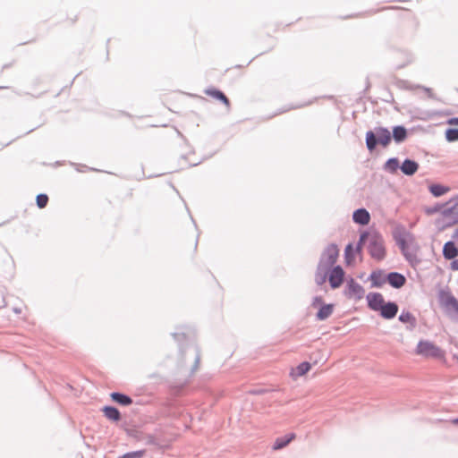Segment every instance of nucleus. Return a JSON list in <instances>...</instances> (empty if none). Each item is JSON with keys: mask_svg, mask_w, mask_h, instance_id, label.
<instances>
[{"mask_svg": "<svg viewBox=\"0 0 458 458\" xmlns=\"http://www.w3.org/2000/svg\"><path fill=\"white\" fill-rule=\"evenodd\" d=\"M439 211L447 226L458 224V197L445 203Z\"/></svg>", "mask_w": 458, "mask_h": 458, "instance_id": "1", "label": "nucleus"}, {"mask_svg": "<svg viewBox=\"0 0 458 458\" xmlns=\"http://www.w3.org/2000/svg\"><path fill=\"white\" fill-rule=\"evenodd\" d=\"M416 353L426 358L445 359V351L428 341L419 342Z\"/></svg>", "mask_w": 458, "mask_h": 458, "instance_id": "2", "label": "nucleus"}, {"mask_svg": "<svg viewBox=\"0 0 458 458\" xmlns=\"http://www.w3.org/2000/svg\"><path fill=\"white\" fill-rule=\"evenodd\" d=\"M399 245L402 249V251L407 260L411 264H416L419 262L418 259V250L419 246L411 238H403L399 241Z\"/></svg>", "mask_w": 458, "mask_h": 458, "instance_id": "3", "label": "nucleus"}, {"mask_svg": "<svg viewBox=\"0 0 458 458\" xmlns=\"http://www.w3.org/2000/svg\"><path fill=\"white\" fill-rule=\"evenodd\" d=\"M369 251L374 259H382L386 254L382 239L376 236L372 237L369 242Z\"/></svg>", "mask_w": 458, "mask_h": 458, "instance_id": "4", "label": "nucleus"}, {"mask_svg": "<svg viewBox=\"0 0 458 458\" xmlns=\"http://www.w3.org/2000/svg\"><path fill=\"white\" fill-rule=\"evenodd\" d=\"M365 291L363 287L353 279L348 282L345 289V295L352 300L360 301L363 298Z\"/></svg>", "mask_w": 458, "mask_h": 458, "instance_id": "5", "label": "nucleus"}, {"mask_svg": "<svg viewBox=\"0 0 458 458\" xmlns=\"http://www.w3.org/2000/svg\"><path fill=\"white\" fill-rule=\"evenodd\" d=\"M344 277V271L340 266L335 267L329 274V284L332 288L335 289L340 287V285L343 284Z\"/></svg>", "mask_w": 458, "mask_h": 458, "instance_id": "6", "label": "nucleus"}, {"mask_svg": "<svg viewBox=\"0 0 458 458\" xmlns=\"http://www.w3.org/2000/svg\"><path fill=\"white\" fill-rule=\"evenodd\" d=\"M367 301L369 307L375 310L378 311L385 303L384 298L381 293H370L367 295Z\"/></svg>", "mask_w": 458, "mask_h": 458, "instance_id": "7", "label": "nucleus"}, {"mask_svg": "<svg viewBox=\"0 0 458 458\" xmlns=\"http://www.w3.org/2000/svg\"><path fill=\"white\" fill-rule=\"evenodd\" d=\"M204 93L207 96L222 102L227 109L230 108L231 103H230L228 98L219 89H216L215 88H209V89H205Z\"/></svg>", "mask_w": 458, "mask_h": 458, "instance_id": "8", "label": "nucleus"}, {"mask_svg": "<svg viewBox=\"0 0 458 458\" xmlns=\"http://www.w3.org/2000/svg\"><path fill=\"white\" fill-rule=\"evenodd\" d=\"M378 311L384 318L390 319L394 318L397 314L398 306L394 302H385L383 308H381Z\"/></svg>", "mask_w": 458, "mask_h": 458, "instance_id": "9", "label": "nucleus"}, {"mask_svg": "<svg viewBox=\"0 0 458 458\" xmlns=\"http://www.w3.org/2000/svg\"><path fill=\"white\" fill-rule=\"evenodd\" d=\"M443 256L445 259H454L458 256V249L454 242H447L443 247Z\"/></svg>", "mask_w": 458, "mask_h": 458, "instance_id": "10", "label": "nucleus"}, {"mask_svg": "<svg viewBox=\"0 0 458 458\" xmlns=\"http://www.w3.org/2000/svg\"><path fill=\"white\" fill-rule=\"evenodd\" d=\"M442 304L448 309L458 313V301L451 294H443L441 297Z\"/></svg>", "mask_w": 458, "mask_h": 458, "instance_id": "11", "label": "nucleus"}, {"mask_svg": "<svg viewBox=\"0 0 458 458\" xmlns=\"http://www.w3.org/2000/svg\"><path fill=\"white\" fill-rule=\"evenodd\" d=\"M353 220L357 224L365 225L369 223L370 216L366 209L360 208L353 213Z\"/></svg>", "mask_w": 458, "mask_h": 458, "instance_id": "12", "label": "nucleus"}, {"mask_svg": "<svg viewBox=\"0 0 458 458\" xmlns=\"http://www.w3.org/2000/svg\"><path fill=\"white\" fill-rule=\"evenodd\" d=\"M377 143L386 147L391 141L390 131L386 128H378L377 130Z\"/></svg>", "mask_w": 458, "mask_h": 458, "instance_id": "13", "label": "nucleus"}, {"mask_svg": "<svg viewBox=\"0 0 458 458\" xmlns=\"http://www.w3.org/2000/svg\"><path fill=\"white\" fill-rule=\"evenodd\" d=\"M388 283L394 288L402 287L405 282V277L399 273H390L387 276Z\"/></svg>", "mask_w": 458, "mask_h": 458, "instance_id": "14", "label": "nucleus"}, {"mask_svg": "<svg viewBox=\"0 0 458 458\" xmlns=\"http://www.w3.org/2000/svg\"><path fill=\"white\" fill-rule=\"evenodd\" d=\"M310 368L311 366L309 362H302L297 367L292 369L290 375L293 378L295 379L305 375L310 369Z\"/></svg>", "mask_w": 458, "mask_h": 458, "instance_id": "15", "label": "nucleus"}, {"mask_svg": "<svg viewBox=\"0 0 458 458\" xmlns=\"http://www.w3.org/2000/svg\"><path fill=\"white\" fill-rule=\"evenodd\" d=\"M418 168L419 165L415 161L410 159H406L401 166L402 172L407 175L414 174Z\"/></svg>", "mask_w": 458, "mask_h": 458, "instance_id": "16", "label": "nucleus"}, {"mask_svg": "<svg viewBox=\"0 0 458 458\" xmlns=\"http://www.w3.org/2000/svg\"><path fill=\"white\" fill-rule=\"evenodd\" d=\"M294 437H295V435L293 433H292V434L285 435L284 437L276 438L273 445V449L279 450V449L285 447Z\"/></svg>", "mask_w": 458, "mask_h": 458, "instance_id": "17", "label": "nucleus"}, {"mask_svg": "<svg viewBox=\"0 0 458 458\" xmlns=\"http://www.w3.org/2000/svg\"><path fill=\"white\" fill-rule=\"evenodd\" d=\"M407 137V131L403 126H395L393 129V138L395 142L400 143Z\"/></svg>", "mask_w": 458, "mask_h": 458, "instance_id": "18", "label": "nucleus"}, {"mask_svg": "<svg viewBox=\"0 0 458 458\" xmlns=\"http://www.w3.org/2000/svg\"><path fill=\"white\" fill-rule=\"evenodd\" d=\"M103 411L105 416L113 421H117L120 420V411L113 406H105L103 408Z\"/></svg>", "mask_w": 458, "mask_h": 458, "instance_id": "19", "label": "nucleus"}, {"mask_svg": "<svg viewBox=\"0 0 458 458\" xmlns=\"http://www.w3.org/2000/svg\"><path fill=\"white\" fill-rule=\"evenodd\" d=\"M334 306L332 304L322 305L317 313V318L318 320H325L333 313Z\"/></svg>", "mask_w": 458, "mask_h": 458, "instance_id": "20", "label": "nucleus"}, {"mask_svg": "<svg viewBox=\"0 0 458 458\" xmlns=\"http://www.w3.org/2000/svg\"><path fill=\"white\" fill-rule=\"evenodd\" d=\"M344 259L347 266H353L355 263V251L352 244H348L344 250Z\"/></svg>", "mask_w": 458, "mask_h": 458, "instance_id": "21", "label": "nucleus"}, {"mask_svg": "<svg viewBox=\"0 0 458 458\" xmlns=\"http://www.w3.org/2000/svg\"><path fill=\"white\" fill-rule=\"evenodd\" d=\"M449 188L445 187L441 184H432L429 187V191L435 196V197H440L449 191Z\"/></svg>", "mask_w": 458, "mask_h": 458, "instance_id": "22", "label": "nucleus"}, {"mask_svg": "<svg viewBox=\"0 0 458 458\" xmlns=\"http://www.w3.org/2000/svg\"><path fill=\"white\" fill-rule=\"evenodd\" d=\"M327 252L328 255V263L331 265L334 264L336 261L339 254L337 246L335 244L328 246Z\"/></svg>", "mask_w": 458, "mask_h": 458, "instance_id": "23", "label": "nucleus"}, {"mask_svg": "<svg viewBox=\"0 0 458 458\" xmlns=\"http://www.w3.org/2000/svg\"><path fill=\"white\" fill-rule=\"evenodd\" d=\"M377 143L376 135L372 131L366 133V144L369 150H373Z\"/></svg>", "mask_w": 458, "mask_h": 458, "instance_id": "24", "label": "nucleus"}, {"mask_svg": "<svg viewBox=\"0 0 458 458\" xmlns=\"http://www.w3.org/2000/svg\"><path fill=\"white\" fill-rule=\"evenodd\" d=\"M399 320L403 323L410 324L411 326H414L416 323V318L410 312H402L399 316Z\"/></svg>", "mask_w": 458, "mask_h": 458, "instance_id": "25", "label": "nucleus"}, {"mask_svg": "<svg viewBox=\"0 0 458 458\" xmlns=\"http://www.w3.org/2000/svg\"><path fill=\"white\" fill-rule=\"evenodd\" d=\"M445 138L448 141L458 140V129H447L445 131Z\"/></svg>", "mask_w": 458, "mask_h": 458, "instance_id": "26", "label": "nucleus"}, {"mask_svg": "<svg viewBox=\"0 0 458 458\" xmlns=\"http://www.w3.org/2000/svg\"><path fill=\"white\" fill-rule=\"evenodd\" d=\"M48 202V197L46 194H39L37 196V205L39 208H44Z\"/></svg>", "mask_w": 458, "mask_h": 458, "instance_id": "27", "label": "nucleus"}, {"mask_svg": "<svg viewBox=\"0 0 458 458\" xmlns=\"http://www.w3.org/2000/svg\"><path fill=\"white\" fill-rule=\"evenodd\" d=\"M398 165L399 164L396 158H391L386 163V168L391 172H394Z\"/></svg>", "mask_w": 458, "mask_h": 458, "instance_id": "28", "label": "nucleus"}, {"mask_svg": "<svg viewBox=\"0 0 458 458\" xmlns=\"http://www.w3.org/2000/svg\"><path fill=\"white\" fill-rule=\"evenodd\" d=\"M111 398L113 401H131V399L124 394H119V393H112Z\"/></svg>", "mask_w": 458, "mask_h": 458, "instance_id": "29", "label": "nucleus"}, {"mask_svg": "<svg viewBox=\"0 0 458 458\" xmlns=\"http://www.w3.org/2000/svg\"><path fill=\"white\" fill-rule=\"evenodd\" d=\"M147 444L148 445H155V446H157V447H161V445L158 443L157 439L152 436V435H148L147 437Z\"/></svg>", "mask_w": 458, "mask_h": 458, "instance_id": "30", "label": "nucleus"}, {"mask_svg": "<svg viewBox=\"0 0 458 458\" xmlns=\"http://www.w3.org/2000/svg\"><path fill=\"white\" fill-rule=\"evenodd\" d=\"M199 363H200V357H199V354H197L196 358H195L194 365H193L192 369H191L192 373H195L199 369Z\"/></svg>", "mask_w": 458, "mask_h": 458, "instance_id": "31", "label": "nucleus"}, {"mask_svg": "<svg viewBox=\"0 0 458 458\" xmlns=\"http://www.w3.org/2000/svg\"><path fill=\"white\" fill-rule=\"evenodd\" d=\"M267 392V389L259 388V389H252V390H250V394H251L254 396H259V395H260L262 394H265Z\"/></svg>", "mask_w": 458, "mask_h": 458, "instance_id": "32", "label": "nucleus"}, {"mask_svg": "<svg viewBox=\"0 0 458 458\" xmlns=\"http://www.w3.org/2000/svg\"><path fill=\"white\" fill-rule=\"evenodd\" d=\"M322 303H323V298L322 297H316L313 300L312 305L314 307H318L319 305H322Z\"/></svg>", "mask_w": 458, "mask_h": 458, "instance_id": "33", "label": "nucleus"}, {"mask_svg": "<svg viewBox=\"0 0 458 458\" xmlns=\"http://www.w3.org/2000/svg\"><path fill=\"white\" fill-rule=\"evenodd\" d=\"M451 269L454 270V271H457L458 270V259H454L451 263Z\"/></svg>", "mask_w": 458, "mask_h": 458, "instance_id": "34", "label": "nucleus"}, {"mask_svg": "<svg viewBox=\"0 0 458 458\" xmlns=\"http://www.w3.org/2000/svg\"><path fill=\"white\" fill-rule=\"evenodd\" d=\"M447 123L450 125H457L458 124V117L449 119L447 121Z\"/></svg>", "mask_w": 458, "mask_h": 458, "instance_id": "35", "label": "nucleus"}, {"mask_svg": "<svg viewBox=\"0 0 458 458\" xmlns=\"http://www.w3.org/2000/svg\"><path fill=\"white\" fill-rule=\"evenodd\" d=\"M454 238L458 241V229L454 233Z\"/></svg>", "mask_w": 458, "mask_h": 458, "instance_id": "36", "label": "nucleus"}, {"mask_svg": "<svg viewBox=\"0 0 458 458\" xmlns=\"http://www.w3.org/2000/svg\"><path fill=\"white\" fill-rule=\"evenodd\" d=\"M395 7H393V6H387V7H383L381 10H390V9H394Z\"/></svg>", "mask_w": 458, "mask_h": 458, "instance_id": "37", "label": "nucleus"}, {"mask_svg": "<svg viewBox=\"0 0 458 458\" xmlns=\"http://www.w3.org/2000/svg\"><path fill=\"white\" fill-rule=\"evenodd\" d=\"M452 423H453V424H454V425H458V418L454 419V420H452Z\"/></svg>", "mask_w": 458, "mask_h": 458, "instance_id": "38", "label": "nucleus"}, {"mask_svg": "<svg viewBox=\"0 0 458 458\" xmlns=\"http://www.w3.org/2000/svg\"><path fill=\"white\" fill-rule=\"evenodd\" d=\"M120 404H123V405H128L130 404L131 403H127V402H124V403H119Z\"/></svg>", "mask_w": 458, "mask_h": 458, "instance_id": "39", "label": "nucleus"}, {"mask_svg": "<svg viewBox=\"0 0 458 458\" xmlns=\"http://www.w3.org/2000/svg\"><path fill=\"white\" fill-rule=\"evenodd\" d=\"M454 358L456 359L457 362H458V356H454Z\"/></svg>", "mask_w": 458, "mask_h": 458, "instance_id": "40", "label": "nucleus"}, {"mask_svg": "<svg viewBox=\"0 0 458 458\" xmlns=\"http://www.w3.org/2000/svg\"><path fill=\"white\" fill-rule=\"evenodd\" d=\"M7 87H0V89H6Z\"/></svg>", "mask_w": 458, "mask_h": 458, "instance_id": "41", "label": "nucleus"}]
</instances>
